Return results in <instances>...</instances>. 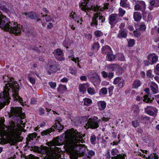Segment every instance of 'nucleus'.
Masks as SVG:
<instances>
[{"mask_svg": "<svg viewBox=\"0 0 159 159\" xmlns=\"http://www.w3.org/2000/svg\"><path fill=\"white\" fill-rule=\"evenodd\" d=\"M139 29H136L134 31V36L137 37H139L140 36V33L139 32Z\"/></svg>", "mask_w": 159, "mask_h": 159, "instance_id": "864d4df0", "label": "nucleus"}, {"mask_svg": "<svg viewBox=\"0 0 159 159\" xmlns=\"http://www.w3.org/2000/svg\"><path fill=\"white\" fill-rule=\"evenodd\" d=\"M95 36L97 38L100 37L103 35V33L100 30H97L94 32Z\"/></svg>", "mask_w": 159, "mask_h": 159, "instance_id": "a19ab883", "label": "nucleus"}, {"mask_svg": "<svg viewBox=\"0 0 159 159\" xmlns=\"http://www.w3.org/2000/svg\"><path fill=\"white\" fill-rule=\"evenodd\" d=\"M102 52L103 54L108 55L111 53L112 51L111 48L108 45H106L103 47L102 49Z\"/></svg>", "mask_w": 159, "mask_h": 159, "instance_id": "aec40b11", "label": "nucleus"}, {"mask_svg": "<svg viewBox=\"0 0 159 159\" xmlns=\"http://www.w3.org/2000/svg\"><path fill=\"white\" fill-rule=\"evenodd\" d=\"M86 38L89 40H91L92 38V35L90 34H85Z\"/></svg>", "mask_w": 159, "mask_h": 159, "instance_id": "69168bd1", "label": "nucleus"}, {"mask_svg": "<svg viewBox=\"0 0 159 159\" xmlns=\"http://www.w3.org/2000/svg\"><path fill=\"white\" fill-rule=\"evenodd\" d=\"M84 120L85 119V121H87L84 127L87 129L89 128L92 129H95L99 127V124L101 122V120L98 119V118L96 116H91L88 118L87 116H84L83 118Z\"/></svg>", "mask_w": 159, "mask_h": 159, "instance_id": "20e7f679", "label": "nucleus"}, {"mask_svg": "<svg viewBox=\"0 0 159 159\" xmlns=\"http://www.w3.org/2000/svg\"><path fill=\"white\" fill-rule=\"evenodd\" d=\"M11 113L13 116L20 117V111L16 108H12L11 110Z\"/></svg>", "mask_w": 159, "mask_h": 159, "instance_id": "5701e85b", "label": "nucleus"}, {"mask_svg": "<svg viewBox=\"0 0 159 159\" xmlns=\"http://www.w3.org/2000/svg\"><path fill=\"white\" fill-rule=\"evenodd\" d=\"M100 91L103 95H105L107 94V90L106 88H103L101 89Z\"/></svg>", "mask_w": 159, "mask_h": 159, "instance_id": "052dcab7", "label": "nucleus"}, {"mask_svg": "<svg viewBox=\"0 0 159 159\" xmlns=\"http://www.w3.org/2000/svg\"><path fill=\"white\" fill-rule=\"evenodd\" d=\"M37 135V134L35 132L29 134L28 135V137L30 140H33L34 138H36Z\"/></svg>", "mask_w": 159, "mask_h": 159, "instance_id": "ea45409f", "label": "nucleus"}, {"mask_svg": "<svg viewBox=\"0 0 159 159\" xmlns=\"http://www.w3.org/2000/svg\"><path fill=\"white\" fill-rule=\"evenodd\" d=\"M148 106L145 109V111L147 114L151 116H153L154 115V113L153 112V111H151L149 110L148 108Z\"/></svg>", "mask_w": 159, "mask_h": 159, "instance_id": "a18cd8bd", "label": "nucleus"}, {"mask_svg": "<svg viewBox=\"0 0 159 159\" xmlns=\"http://www.w3.org/2000/svg\"><path fill=\"white\" fill-rule=\"evenodd\" d=\"M84 105L86 106L90 105L92 103L91 99L88 98H85L83 99Z\"/></svg>", "mask_w": 159, "mask_h": 159, "instance_id": "c756f323", "label": "nucleus"}, {"mask_svg": "<svg viewBox=\"0 0 159 159\" xmlns=\"http://www.w3.org/2000/svg\"><path fill=\"white\" fill-rule=\"evenodd\" d=\"M3 79L5 82L7 83L5 85L9 91L11 90L12 92V96L14 100L18 101L20 102L22 101V98L20 97L18 94V91L20 89L19 84L17 83L14 81V78L11 77L9 76L5 75L3 76Z\"/></svg>", "mask_w": 159, "mask_h": 159, "instance_id": "f03ea898", "label": "nucleus"}, {"mask_svg": "<svg viewBox=\"0 0 159 159\" xmlns=\"http://www.w3.org/2000/svg\"><path fill=\"white\" fill-rule=\"evenodd\" d=\"M96 75L98 74L96 73L94 71H91L90 74H89V75L88 76L89 78H90V77H93V76H95V75Z\"/></svg>", "mask_w": 159, "mask_h": 159, "instance_id": "bf43d9fd", "label": "nucleus"}, {"mask_svg": "<svg viewBox=\"0 0 159 159\" xmlns=\"http://www.w3.org/2000/svg\"><path fill=\"white\" fill-rule=\"evenodd\" d=\"M116 14H111L110 16L109 23L111 26H114L117 22V21H116Z\"/></svg>", "mask_w": 159, "mask_h": 159, "instance_id": "a211bd4d", "label": "nucleus"}, {"mask_svg": "<svg viewBox=\"0 0 159 159\" xmlns=\"http://www.w3.org/2000/svg\"><path fill=\"white\" fill-rule=\"evenodd\" d=\"M67 90V88L65 85L60 84L57 88V91L58 92L65 91Z\"/></svg>", "mask_w": 159, "mask_h": 159, "instance_id": "f704fd0d", "label": "nucleus"}, {"mask_svg": "<svg viewBox=\"0 0 159 159\" xmlns=\"http://www.w3.org/2000/svg\"><path fill=\"white\" fill-rule=\"evenodd\" d=\"M39 115L40 116H41L43 115L45 113V110L42 107H40L39 110Z\"/></svg>", "mask_w": 159, "mask_h": 159, "instance_id": "e2e57ef3", "label": "nucleus"}, {"mask_svg": "<svg viewBox=\"0 0 159 159\" xmlns=\"http://www.w3.org/2000/svg\"><path fill=\"white\" fill-rule=\"evenodd\" d=\"M83 2H82L81 3H79V7L83 11H85L89 10V0H83Z\"/></svg>", "mask_w": 159, "mask_h": 159, "instance_id": "ddd939ff", "label": "nucleus"}, {"mask_svg": "<svg viewBox=\"0 0 159 159\" xmlns=\"http://www.w3.org/2000/svg\"><path fill=\"white\" fill-rule=\"evenodd\" d=\"M105 156L106 157L105 159H110L111 156L109 150L107 151V153L105 155Z\"/></svg>", "mask_w": 159, "mask_h": 159, "instance_id": "338daca9", "label": "nucleus"}, {"mask_svg": "<svg viewBox=\"0 0 159 159\" xmlns=\"http://www.w3.org/2000/svg\"><path fill=\"white\" fill-rule=\"evenodd\" d=\"M128 45L129 47H132L135 44V40L134 39H130L128 42Z\"/></svg>", "mask_w": 159, "mask_h": 159, "instance_id": "8fccbe9b", "label": "nucleus"}, {"mask_svg": "<svg viewBox=\"0 0 159 159\" xmlns=\"http://www.w3.org/2000/svg\"><path fill=\"white\" fill-rule=\"evenodd\" d=\"M141 85L140 81L139 80H137L133 82L132 87L133 88H137Z\"/></svg>", "mask_w": 159, "mask_h": 159, "instance_id": "7c9ffc66", "label": "nucleus"}, {"mask_svg": "<svg viewBox=\"0 0 159 159\" xmlns=\"http://www.w3.org/2000/svg\"><path fill=\"white\" fill-rule=\"evenodd\" d=\"M70 53L71 54V55L69 56L68 57L69 59H70L71 60H72L73 61L75 62V63H76L77 62H77H79L80 61L79 60V57H76V58H75L74 57V55L73 54V50H70Z\"/></svg>", "mask_w": 159, "mask_h": 159, "instance_id": "cd10ccee", "label": "nucleus"}, {"mask_svg": "<svg viewBox=\"0 0 159 159\" xmlns=\"http://www.w3.org/2000/svg\"><path fill=\"white\" fill-rule=\"evenodd\" d=\"M88 87V84H81L79 85V90L81 92L83 93H84L86 91Z\"/></svg>", "mask_w": 159, "mask_h": 159, "instance_id": "393cba45", "label": "nucleus"}, {"mask_svg": "<svg viewBox=\"0 0 159 159\" xmlns=\"http://www.w3.org/2000/svg\"><path fill=\"white\" fill-rule=\"evenodd\" d=\"M113 89L114 87L113 86H111L108 88V92L110 96H111L112 94Z\"/></svg>", "mask_w": 159, "mask_h": 159, "instance_id": "0e129e2a", "label": "nucleus"}, {"mask_svg": "<svg viewBox=\"0 0 159 159\" xmlns=\"http://www.w3.org/2000/svg\"><path fill=\"white\" fill-rule=\"evenodd\" d=\"M127 0H121L120 5L122 7H125L128 6L127 4Z\"/></svg>", "mask_w": 159, "mask_h": 159, "instance_id": "37998d69", "label": "nucleus"}, {"mask_svg": "<svg viewBox=\"0 0 159 159\" xmlns=\"http://www.w3.org/2000/svg\"><path fill=\"white\" fill-rule=\"evenodd\" d=\"M49 70L48 71V74L49 75L52 73L56 72L59 70V66L57 64L51 65L49 66Z\"/></svg>", "mask_w": 159, "mask_h": 159, "instance_id": "2eb2a0df", "label": "nucleus"}, {"mask_svg": "<svg viewBox=\"0 0 159 159\" xmlns=\"http://www.w3.org/2000/svg\"><path fill=\"white\" fill-rule=\"evenodd\" d=\"M148 109L151 111H153V112H157V109L155 107L152 106H149L148 107Z\"/></svg>", "mask_w": 159, "mask_h": 159, "instance_id": "6e6d98bb", "label": "nucleus"}, {"mask_svg": "<svg viewBox=\"0 0 159 159\" xmlns=\"http://www.w3.org/2000/svg\"><path fill=\"white\" fill-rule=\"evenodd\" d=\"M132 124L134 127L136 128L139 126V123L138 120H133L132 122Z\"/></svg>", "mask_w": 159, "mask_h": 159, "instance_id": "3c124183", "label": "nucleus"}, {"mask_svg": "<svg viewBox=\"0 0 159 159\" xmlns=\"http://www.w3.org/2000/svg\"><path fill=\"white\" fill-rule=\"evenodd\" d=\"M111 153L113 156H118L119 151L116 148L112 149L111 151Z\"/></svg>", "mask_w": 159, "mask_h": 159, "instance_id": "79ce46f5", "label": "nucleus"}, {"mask_svg": "<svg viewBox=\"0 0 159 159\" xmlns=\"http://www.w3.org/2000/svg\"><path fill=\"white\" fill-rule=\"evenodd\" d=\"M55 51L56 52V54L55 55V56L57 59L60 61L64 60L65 59L63 57V53L61 49L57 48L55 50Z\"/></svg>", "mask_w": 159, "mask_h": 159, "instance_id": "4468645a", "label": "nucleus"}, {"mask_svg": "<svg viewBox=\"0 0 159 159\" xmlns=\"http://www.w3.org/2000/svg\"><path fill=\"white\" fill-rule=\"evenodd\" d=\"M107 70L109 71H115L118 70L119 68V66L116 64H111L107 66Z\"/></svg>", "mask_w": 159, "mask_h": 159, "instance_id": "dca6fc26", "label": "nucleus"}, {"mask_svg": "<svg viewBox=\"0 0 159 159\" xmlns=\"http://www.w3.org/2000/svg\"><path fill=\"white\" fill-rule=\"evenodd\" d=\"M150 88L153 93H157L159 92L157 85L154 82H152L150 84Z\"/></svg>", "mask_w": 159, "mask_h": 159, "instance_id": "412c9836", "label": "nucleus"}, {"mask_svg": "<svg viewBox=\"0 0 159 159\" xmlns=\"http://www.w3.org/2000/svg\"><path fill=\"white\" fill-rule=\"evenodd\" d=\"M71 159H78V154L77 153L72 152L70 155Z\"/></svg>", "mask_w": 159, "mask_h": 159, "instance_id": "49530a36", "label": "nucleus"}, {"mask_svg": "<svg viewBox=\"0 0 159 159\" xmlns=\"http://www.w3.org/2000/svg\"><path fill=\"white\" fill-rule=\"evenodd\" d=\"M118 60L120 61H124L125 60V57L122 54H119L118 55Z\"/></svg>", "mask_w": 159, "mask_h": 159, "instance_id": "4d7b16f0", "label": "nucleus"}, {"mask_svg": "<svg viewBox=\"0 0 159 159\" xmlns=\"http://www.w3.org/2000/svg\"><path fill=\"white\" fill-rule=\"evenodd\" d=\"M116 57V55H113V52L107 55L106 57L107 60L111 61L114 60Z\"/></svg>", "mask_w": 159, "mask_h": 159, "instance_id": "bb28decb", "label": "nucleus"}, {"mask_svg": "<svg viewBox=\"0 0 159 159\" xmlns=\"http://www.w3.org/2000/svg\"><path fill=\"white\" fill-rule=\"evenodd\" d=\"M21 14L26 16L27 18H30L34 20H36L39 17V15L37 13L33 11L28 12H22Z\"/></svg>", "mask_w": 159, "mask_h": 159, "instance_id": "9b49d317", "label": "nucleus"}, {"mask_svg": "<svg viewBox=\"0 0 159 159\" xmlns=\"http://www.w3.org/2000/svg\"><path fill=\"white\" fill-rule=\"evenodd\" d=\"M114 76V73L112 72H109L108 74L107 78L110 80Z\"/></svg>", "mask_w": 159, "mask_h": 159, "instance_id": "774afa93", "label": "nucleus"}, {"mask_svg": "<svg viewBox=\"0 0 159 159\" xmlns=\"http://www.w3.org/2000/svg\"><path fill=\"white\" fill-rule=\"evenodd\" d=\"M119 16H122L125 14V10H123L121 8H120L119 10Z\"/></svg>", "mask_w": 159, "mask_h": 159, "instance_id": "13d9d810", "label": "nucleus"}, {"mask_svg": "<svg viewBox=\"0 0 159 159\" xmlns=\"http://www.w3.org/2000/svg\"><path fill=\"white\" fill-rule=\"evenodd\" d=\"M45 19L46 21L47 22H49L51 21H52L53 22H54V19H52L51 16L50 15H47V16H46L45 18Z\"/></svg>", "mask_w": 159, "mask_h": 159, "instance_id": "603ef678", "label": "nucleus"}, {"mask_svg": "<svg viewBox=\"0 0 159 159\" xmlns=\"http://www.w3.org/2000/svg\"><path fill=\"white\" fill-rule=\"evenodd\" d=\"M100 47L99 44L98 42H94L92 46V50H96L97 51L98 50Z\"/></svg>", "mask_w": 159, "mask_h": 159, "instance_id": "58836bf2", "label": "nucleus"}, {"mask_svg": "<svg viewBox=\"0 0 159 159\" xmlns=\"http://www.w3.org/2000/svg\"><path fill=\"white\" fill-rule=\"evenodd\" d=\"M146 5L145 2L143 1H140L139 3L136 4L134 6V9L135 10H141L142 12L143 16H145L146 12L145 11Z\"/></svg>", "mask_w": 159, "mask_h": 159, "instance_id": "9d476101", "label": "nucleus"}, {"mask_svg": "<svg viewBox=\"0 0 159 159\" xmlns=\"http://www.w3.org/2000/svg\"><path fill=\"white\" fill-rule=\"evenodd\" d=\"M127 30L125 29L123 30H120L117 34V37L120 38H125L127 36Z\"/></svg>", "mask_w": 159, "mask_h": 159, "instance_id": "4be33fe9", "label": "nucleus"}, {"mask_svg": "<svg viewBox=\"0 0 159 159\" xmlns=\"http://www.w3.org/2000/svg\"><path fill=\"white\" fill-rule=\"evenodd\" d=\"M143 98L144 99L143 101L147 103H152L154 99V98H152V99H151L148 96L147 94L145 95Z\"/></svg>", "mask_w": 159, "mask_h": 159, "instance_id": "2f4dec72", "label": "nucleus"}, {"mask_svg": "<svg viewBox=\"0 0 159 159\" xmlns=\"http://www.w3.org/2000/svg\"><path fill=\"white\" fill-rule=\"evenodd\" d=\"M150 119V117H148L147 116H142L139 117V120L140 122L143 123L144 121H146L149 120Z\"/></svg>", "mask_w": 159, "mask_h": 159, "instance_id": "e433bc0d", "label": "nucleus"}, {"mask_svg": "<svg viewBox=\"0 0 159 159\" xmlns=\"http://www.w3.org/2000/svg\"><path fill=\"white\" fill-rule=\"evenodd\" d=\"M124 157H125L124 156L119 154L118 156L111 157V159H123V158Z\"/></svg>", "mask_w": 159, "mask_h": 159, "instance_id": "de8ad7c7", "label": "nucleus"}, {"mask_svg": "<svg viewBox=\"0 0 159 159\" xmlns=\"http://www.w3.org/2000/svg\"><path fill=\"white\" fill-rule=\"evenodd\" d=\"M97 9L95 7L94 10L96 12L93 14V16L92 17V21L90 23V25L92 27L95 26L96 28L98 25V19L99 20H101L102 23L105 22V16L102 15V14L99 11H97Z\"/></svg>", "mask_w": 159, "mask_h": 159, "instance_id": "0eeeda50", "label": "nucleus"}, {"mask_svg": "<svg viewBox=\"0 0 159 159\" xmlns=\"http://www.w3.org/2000/svg\"><path fill=\"white\" fill-rule=\"evenodd\" d=\"M64 127L63 125H62L59 122H56L51 128L42 131L41 132V135L42 136L50 135V133L54 131V129L58 130V131L60 132L63 130Z\"/></svg>", "mask_w": 159, "mask_h": 159, "instance_id": "1a4fd4ad", "label": "nucleus"}, {"mask_svg": "<svg viewBox=\"0 0 159 159\" xmlns=\"http://www.w3.org/2000/svg\"><path fill=\"white\" fill-rule=\"evenodd\" d=\"M37 151L44 155L43 159H54L53 152L50 148L41 145L38 147Z\"/></svg>", "mask_w": 159, "mask_h": 159, "instance_id": "423d86ee", "label": "nucleus"}, {"mask_svg": "<svg viewBox=\"0 0 159 159\" xmlns=\"http://www.w3.org/2000/svg\"><path fill=\"white\" fill-rule=\"evenodd\" d=\"M87 92L89 94L91 95L94 94L95 93L94 88L90 87L89 84L88 87L87 88Z\"/></svg>", "mask_w": 159, "mask_h": 159, "instance_id": "72a5a7b5", "label": "nucleus"}, {"mask_svg": "<svg viewBox=\"0 0 159 159\" xmlns=\"http://www.w3.org/2000/svg\"><path fill=\"white\" fill-rule=\"evenodd\" d=\"M9 134L7 136V143L11 145H14L16 143L15 136L19 130V128L16 125H11L9 128Z\"/></svg>", "mask_w": 159, "mask_h": 159, "instance_id": "39448f33", "label": "nucleus"}, {"mask_svg": "<svg viewBox=\"0 0 159 159\" xmlns=\"http://www.w3.org/2000/svg\"><path fill=\"white\" fill-rule=\"evenodd\" d=\"M9 92L4 91L0 93V110L10 102Z\"/></svg>", "mask_w": 159, "mask_h": 159, "instance_id": "6e6552de", "label": "nucleus"}, {"mask_svg": "<svg viewBox=\"0 0 159 159\" xmlns=\"http://www.w3.org/2000/svg\"><path fill=\"white\" fill-rule=\"evenodd\" d=\"M134 18L135 21H139L142 18V16L140 12H134L133 14Z\"/></svg>", "mask_w": 159, "mask_h": 159, "instance_id": "a878e982", "label": "nucleus"}, {"mask_svg": "<svg viewBox=\"0 0 159 159\" xmlns=\"http://www.w3.org/2000/svg\"><path fill=\"white\" fill-rule=\"evenodd\" d=\"M59 138L57 137L53 139L52 141L46 143V145L49 146H55L57 145L59 143Z\"/></svg>", "mask_w": 159, "mask_h": 159, "instance_id": "b1692460", "label": "nucleus"}, {"mask_svg": "<svg viewBox=\"0 0 159 159\" xmlns=\"http://www.w3.org/2000/svg\"><path fill=\"white\" fill-rule=\"evenodd\" d=\"M16 25H20V31L18 33H13V34L16 35H18L20 34V32H21V31L23 30L25 32H29V26L30 25L28 24H26L25 25H24V27H23L22 25H21L19 24H17L16 23Z\"/></svg>", "mask_w": 159, "mask_h": 159, "instance_id": "f3484780", "label": "nucleus"}, {"mask_svg": "<svg viewBox=\"0 0 159 159\" xmlns=\"http://www.w3.org/2000/svg\"><path fill=\"white\" fill-rule=\"evenodd\" d=\"M148 60L150 63V65H152L156 62L158 59V56L155 53H150L147 57Z\"/></svg>", "mask_w": 159, "mask_h": 159, "instance_id": "f8f14e48", "label": "nucleus"}, {"mask_svg": "<svg viewBox=\"0 0 159 159\" xmlns=\"http://www.w3.org/2000/svg\"><path fill=\"white\" fill-rule=\"evenodd\" d=\"M150 3L151 6H154L156 7L159 6V0H152Z\"/></svg>", "mask_w": 159, "mask_h": 159, "instance_id": "473e14b6", "label": "nucleus"}, {"mask_svg": "<svg viewBox=\"0 0 159 159\" xmlns=\"http://www.w3.org/2000/svg\"><path fill=\"white\" fill-rule=\"evenodd\" d=\"M90 142L92 144L95 145L96 143V137L93 134H92L90 138Z\"/></svg>", "mask_w": 159, "mask_h": 159, "instance_id": "c9c22d12", "label": "nucleus"}, {"mask_svg": "<svg viewBox=\"0 0 159 159\" xmlns=\"http://www.w3.org/2000/svg\"><path fill=\"white\" fill-rule=\"evenodd\" d=\"M51 87L53 89H55L56 86V84L55 82H50L49 84Z\"/></svg>", "mask_w": 159, "mask_h": 159, "instance_id": "680f3d73", "label": "nucleus"}, {"mask_svg": "<svg viewBox=\"0 0 159 159\" xmlns=\"http://www.w3.org/2000/svg\"><path fill=\"white\" fill-rule=\"evenodd\" d=\"M125 84V80H122L118 84V87L119 88H122L124 87Z\"/></svg>", "mask_w": 159, "mask_h": 159, "instance_id": "5fc2aeb1", "label": "nucleus"}, {"mask_svg": "<svg viewBox=\"0 0 159 159\" xmlns=\"http://www.w3.org/2000/svg\"><path fill=\"white\" fill-rule=\"evenodd\" d=\"M1 10L5 12H7L8 10L7 8L5 6L3 5L1 3L0 4V10Z\"/></svg>", "mask_w": 159, "mask_h": 159, "instance_id": "09e8293b", "label": "nucleus"}, {"mask_svg": "<svg viewBox=\"0 0 159 159\" xmlns=\"http://www.w3.org/2000/svg\"><path fill=\"white\" fill-rule=\"evenodd\" d=\"M98 105L101 107V108H100V110H103L106 108V103L104 101H100L98 102Z\"/></svg>", "mask_w": 159, "mask_h": 159, "instance_id": "c85d7f7f", "label": "nucleus"}, {"mask_svg": "<svg viewBox=\"0 0 159 159\" xmlns=\"http://www.w3.org/2000/svg\"><path fill=\"white\" fill-rule=\"evenodd\" d=\"M90 80L94 85L98 84L100 83L101 80L98 75H96L93 77H90Z\"/></svg>", "mask_w": 159, "mask_h": 159, "instance_id": "6ab92c4d", "label": "nucleus"}, {"mask_svg": "<svg viewBox=\"0 0 159 159\" xmlns=\"http://www.w3.org/2000/svg\"><path fill=\"white\" fill-rule=\"evenodd\" d=\"M122 80V78L119 77H117L114 80L113 83L114 84H118Z\"/></svg>", "mask_w": 159, "mask_h": 159, "instance_id": "c03bdc74", "label": "nucleus"}, {"mask_svg": "<svg viewBox=\"0 0 159 159\" xmlns=\"http://www.w3.org/2000/svg\"><path fill=\"white\" fill-rule=\"evenodd\" d=\"M146 158L147 159H158V157L157 153H153L148 157V159Z\"/></svg>", "mask_w": 159, "mask_h": 159, "instance_id": "4c0bfd02", "label": "nucleus"}, {"mask_svg": "<svg viewBox=\"0 0 159 159\" xmlns=\"http://www.w3.org/2000/svg\"><path fill=\"white\" fill-rule=\"evenodd\" d=\"M16 23H13V25L9 21V19L4 15H0V28L4 30L10 32V33H18L20 30V26L16 25Z\"/></svg>", "mask_w": 159, "mask_h": 159, "instance_id": "7ed1b4c3", "label": "nucleus"}, {"mask_svg": "<svg viewBox=\"0 0 159 159\" xmlns=\"http://www.w3.org/2000/svg\"><path fill=\"white\" fill-rule=\"evenodd\" d=\"M68 144L73 146L74 148L77 152H80L81 149L82 144H78L77 143H83L84 142L80 133L73 128L68 131L67 139Z\"/></svg>", "mask_w": 159, "mask_h": 159, "instance_id": "f257e3e1", "label": "nucleus"}]
</instances>
